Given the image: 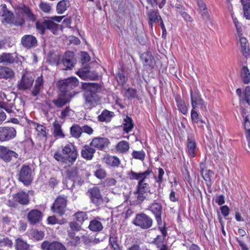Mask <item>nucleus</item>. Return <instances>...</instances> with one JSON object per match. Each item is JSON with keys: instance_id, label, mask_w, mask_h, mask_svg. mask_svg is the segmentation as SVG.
Here are the masks:
<instances>
[{"instance_id": "1", "label": "nucleus", "mask_w": 250, "mask_h": 250, "mask_svg": "<svg viewBox=\"0 0 250 250\" xmlns=\"http://www.w3.org/2000/svg\"><path fill=\"white\" fill-rule=\"evenodd\" d=\"M82 88L84 90L83 105L85 108L91 109L100 102L101 98L97 93L100 91L101 86L95 83H84L82 84Z\"/></svg>"}, {"instance_id": "2", "label": "nucleus", "mask_w": 250, "mask_h": 250, "mask_svg": "<svg viewBox=\"0 0 250 250\" xmlns=\"http://www.w3.org/2000/svg\"><path fill=\"white\" fill-rule=\"evenodd\" d=\"M63 17L54 16L51 18H44L42 20L37 21L35 26L37 31L41 35L45 33L46 29L49 30L53 34H57L59 30V25L55 22H60Z\"/></svg>"}, {"instance_id": "3", "label": "nucleus", "mask_w": 250, "mask_h": 250, "mask_svg": "<svg viewBox=\"0 0 250 250\" xmlns=\"http://www.w3.org/2000/svg\"><path fill=\"white\" fill-rule=\"evenodd\" d=\"M62 154L60 152H56L54 158L58 162L67 164L69 162L71 164L74 163L78 156V152L76 147L72 144L65 146L62 149Z\"/></svg>"}, {"instance_id": "4", "label": "nucleus", "mask_w": 250, "mask_h": 250, "mask_svg": "<svg viewBox=\"0 0 250 250\" xmlns=\"http://www.w3.org/2000/svg\"><path fill=\"white\" fill-rule=\"evenodd\" d=\"M149 210H150L155 215L156 220H157L159 226V229L163 235V236L159 235L157 236L154 239V241L157 243L162 242L165 237L167 235V232L165 228V224H163L161 218L162 207L160 204L154 203L149 206Z\"/></svg>"}, {"instance_id": "5", "label": "nucleus", "mask_w": 250, "mask_h": 250, "mask_svg": "<svg viewBox=\"0 0 250 250\" xmlns=\"http://www.w3.org/2000/svg\"><path fill=\"white\" fill-rule=\"evenodd\" d=\"M17 175L18 180L25 186L29 185L33 180V172L31 167L28 165H22Z\"/></svg>"}, {"instance_id": "6", "label": "nucleus", "mask_w": 250, "mask_h": 250, "mask_svg": "<svg viewBox=\"0 0 250 250\" xmlns=\"http://www.w3.org/2000/svg\"><path fill=\"white\" fill-rule=\"evenodd\" d=\"M191 104L193 109L199 107L204 111L207 110L206 104L202 98L201 95L197 89L190 90Z\"/></svg>"}, {"instance_id": "7", "label": "nucleus", "mask_w": 250, "mask_h": 250, "mask_svg": "<svg viewBox=\"0 0 250 250\" xmlns=\"http://www.w3.org/2000/svg\"><path fill=\"white\" fill-rule=\"evenodd\" d=\"M67 197L65 195L59 196L51 207L52 211L61 216L63 215L66 210Z\"/></svg>"}, {"instance_id": "8", "label": "nucleus", "mask_w": 250, "mask_h": 250, "mask_svg": "<svg viewBox=\"0 0 250 250\" xmlns=\"http://www.w3.org/2000/svg\"><path fill=\"white\" fill-rule=\"evenodd\" d=\"M17 135L16 129L12 126H0V142L9 141Z\"/></svg>"}, {"instance_id": "9", "label": "nucleus", "mask_w": 250, "mask_h": 250, "mask_svg": "<svg viewBox=\"0 0 250 250\" xmlns=\"http://www.w3.org/2000/svg\"><path fill=\"white\" fill-rule=\"evenodd\" d=\"M34 81L33 75L30 72H26L22 75L21 79L18 81L17 87L20 90H26L30 88Z\"/></svg>"}, {"instance_id": "10", "label": "nucleus", "mask_w": 250, "mask_h": 250, "mask_svg": "<svg viewBox=\"0 0 250 250\" xmlns=\"http://www.w3.org/2000/svg\"><path fill=\"white\" fill-rule=\"evenodd\" d=\"M87 194L92 203L96 206L100 205L103 202L102 196L98 187H94L90 188L87 192Z\"/></svg>"}, {"instance_id": "11", "label": "nucleus", "mask_w": 250, "mask_h": 250, "mask_svg": "<svg viewBox=\"0 0 250 250\" xmlns=\"http://www.w3.org/2000/svg\"><path fill=\"white\" fill-rule=\"evenodd\" d=\"M79 81L76 77L68 78L62 81L60 86V89L63 92H67L77 86Z\"/></svg>"}, {"instance_id": "12", "label": "nucleus", "mask_w": 250, "mask_h": 250, "mask_svg": "<svg viewBox=\"0 0 250 250\" xmlns=\"http://www.w3.org/2000/svg\"><path fill=\"white\" fill-rule=\"evenodd\" d=\"M144 68L147 71H151L156 64L154 58L150 51L145 52L142 57Z\"/></svg>"}, {"instance_id": "13", "label": "nucleus", "mask_w": 250, "mask_h": 250, "mask_svg": "<svg viewBox=\"0 0 250 250\" xmlns=\"http://www.w3.org/2000/svg\"><path fill=\"white\" fill-rule=\"evenodd\" d=\"M18 158L19 155L16 152L10 150L8 147L0 146V158L6 162L11 160L12 157Z\"/></svg>"}, {"instance_id": "14", "label": "nucleus", "mask_w": 250, "mask_h": 250, "mask_svg": "<svg viewBox=\"0 0 250 250\" xmlns=\"http://www.w3.org/2000/svg\"><path fill=\"white\" fill-rule=\"evenodd\" d=\"M41 247L42 250H66L65 247L58 241L50 242L44 241L42 243Z\"/></svg>"}, {"instance_id": "15", "label": "nucleus", "mask_w": 250, "mask_h": 250, "mask_svg": "<svg viewBox=\"0 0 250 250\" xmlns=\"http://www.w3.org/2000/svg\"><path fill=\"white\" fill-rule=\"evenodd\" d=\"M77 93H75L73 96L67 93H62L60 94L56 99L53 100L52 103L57 108H62Z\"/></svg>"}, {"instance_id": "16", "label": "nucleus", "mask_w": 250, "mask_h": 250, "mask_svg": "<svg viewBox=\"0 0 250 250\" xmlns=\"http://www.w3.org/2000/svg\"><path fill=\"white\" fill-rule=\"evenodd\" d=\"M21 43L24 47L30 49L37 45V40L36 38L32 35H26L21 38Z\"/></svg>"}, {"instance_id": "17", "label": "nucleus", "mask_w": 250, "mask_h": 250, "mask_svg": "<svg viewBox=\"0 0 250 250\" xmlns=\"http://www.w3.org/2000/svg\"><path fill=\"white\" fill-rule=\"evenodd\" d=\"M188 152L189 156L193 158L195 156V152L197 150V144L194 136L189 134L187 138Z\"/></svg>"}, {"instance_id": "18", "label": "nucleus", "mask_w": 250, "mask_h": 250, "mask_svg": "<svg viewBox=\"0 0 250 250\" xmlns=\"http://www.w3.org/2000/svg\"><path fill=\"white\" fill-rule=\"evenodd\" d=\"M13 200L22 205H26L29 202V195L27 193L20 191L12 195Z\"/></svg>"}, {"instance_id": "19", "label": "nucleus", "mask_w": 250, "mask_h": 250, "mask_svg": "<svg viewBox=\"0 0 250 250\" xmlns=\"http://www.w3.org/2000/svg\"><path fill=\"white\" fill-rule=\"evenodd\" d=\"M109 144V140L104 138H95L90 143V146L102 150Z\"/></svg>"}, {"instance_id": "20", "label": "nucleus", "mask_w": 250, "mask_h": 250, "mask_svg": "<svg viewBox=\"0 0 250 250\" xmlns=\"http://www.w3.org/2000/svg\"><path fill=\"white\" fill-rule=\"evenodd\" d=\"M14 71L9 67L0 66V79H12L15 77Z\"/></svg>"}, {"instance_id": "21", "label": "nucleus", "mask_w": 250, "mask_h": 250, "mask_svg": "<svg viewBox=\"0 0 250 250\" xmlns=\"http://www.w3.org/2000/svg\"><path fill=\"white\" fill-rule=\"evenodd\" d=\"M93 146L88 145H85L83 146L81 150L82 157L87 160H91L94 156V154L95 153V149L92 147Z\"/></svg>"}, {"instance_id": "22", "label": "nucleus", "mask_w": 250, "mask_h": 250, "mask_svg": "<svg viewBox=\"0 0 250 250\" xmlns=\"http://www.w3.org/2000/svg\"><path fill=\"white\" fill-rule=\"evenodd\" d=\"M42 213L39 210L33 209L27 215V218L31 224H35L39 222L42 219Z\"/></svg>"}, {"instance_id": "23", "label": "nucleus", "mask_w": 250, "mask_h": 250, "mask_svg": "<svg viewBox=\"0 0 250 250\" xmlns=\"http://www.w3.org/2000/svg\"><path fill=\"white\" fill-rule=\"evenodd\" d=\"M147 12L146 14L149 20V25L152 29L153 24L156 22V21L159 19L161 16L159 15L158 10H154L153 9H148V7H146Z\"/></svg>"}, {"instance_id": "24", "label": "nucleus", "mask_w": 250, "mask_h": 250, "mask_svg": "<svg viewBox=\"0 0 250 250\" xmlns=\"http://www.w3.org/2000/svg\"><path fill=\"white\" fill-rule=\"evenodd\" d=\"M63 64L66 66V69L71 68L74 66V54L72 52L68 51L65 54L62 60Z\"/></svg>"}, {"instance_id": "25", "label": "nucleus", "mask_w": 250, "mask_h": 250, "mask_svg": "<svg viewBox=\"0 0 250 250\" xmlns=\"http://www.w3.org/2000/svg\"><path fill=\"white\" fill-rule=\"evenodd\" d=\"M201 174L203 178L206 181L207 186L210 187L212 184V178L214 175V173L211 170H201Z\"/></svg>"}, {"instance_id": "26", "label": "nucleus", "mask_w": 250, "mask_h": 250, "mask_svg": "<svg viewBox=\"0 0 250 250\" xmlns=\"http://www.w3.org/2000/svg\"><path fill=\"white\" fill-rule=\"evenodd\" d=\"M175 100L178 110L183 114H186L188 111V108L186 105L184 100L179 95L175 96Z\"/></svg>"}, {"instance_id": "27", "label": "nucleus", "mask_w": 250, "mask_h": 250, "mask_svg": "<svg viewBox=\"0 0 250 250\" xmlns=\"http://www.w3.org/2000/svg\"><path fill=\"white\" fill-rule=\"evenodd\" d=\"M240 43L241 46V52L245 57L250 55V50L249 48V44L247 39L244 37L240 38Z\"/></svg>"}, {"instance_id": "28", "label": "nucleus", "mask_w": 250, "mask_h": 250, "mask_svg": "<svg viewBox=\"0 0 250 250\" xmlns=\"http://www.w3.org/2000/svg\"><path fill=\"white\" fill-rule=\"evenodd\" d=\"M15 61V57L11 53H3L0 54V63L5 64H11Z\"/></svg>"}, {"instance_id": "29", "label": "nucleus", "mask_w": 250, "mask_h": 250, "mask_svg": "<svg viewBox=\"0 0 250 250\" xmlns=\"http://www.w3.org/2000/svg\"><path fill=\"white\" fill-rule=\"evenodd\" d=\"M240 78L244 84H248L250 82V71L246 66H243L240 71Z\"/></svg>"}, {"instance_id": "30", "label": "nucleus", "mask_w": 250, "mask_h": 250, "mask_svg": "<svg viewBox=\"0 0 250 250\" xmlns=\"http://www.w3.org/2000/svg\"><path fill=\"white\" fill-rule=\"evenodd\" d=\"M103 228L102 223L97 219H95L89 222L88 229L92 231H101L103 230Z\"/></svg>"}, {"instance_id": "31", "label": "nucleus", "mask_w": 250, "mask_h": 250, "mask_svg": "<svg viewBox=\"0 0 250 250\" xmlns=\"http://www.w3.org/2000/svg\"><path fill=\"white\" fill-rule=\"evenodd\" d=\"M69 0H62L60 1L56 6V10L58 14H63L69 7Z\"/></svg>"}, {"instance_id": "32", "label": "nucleus", "mask_w": 250, "mask_h": 250, "mask_svg": "<svg viewBox=\"0 0 250 250\" xmlns=\"http://www.w3.org/2000/svg\"><path fill=\"white\" fill-rule=\"evenodd\" d=\"M53 135L54 137L60 138H64L65 135L62 132L61 125L59 122L55 121L53 124Z\"/></svg>"}, {"instance_id": "33", "label": "nucleus", "mask_w": 250, "mask_h": 250, "mask_svg": "<svg viewBox=\"0 0 250 250\" xmlns=\"http://www.w3.org/2000/svg\"><path fill=\"white\" fill-rule=\"evenodd\" d=\"M197 4L199 7L200 10L202 12V16L204 19L206 21L210 19L209 15L208 12L206 5L203 0H196Z\"/></svg>"}, {"instance_id": "34", "label": "nucleus", "mask_w": 250, "mask_h": 250, "mask_svg": "<svg viewBox=\"0 0 250 250\" xmlns=\"http://www.w3.org/2000/svg\"><path fill=\"white\" fill-rule=\"evenodd\" d=\"M114 115L113 112L104 110L98 116V120L100 122H109L111 121Z\"/></svg>"}, {"instance_id": "35", "label": "nucleus", "mask_w": 250, "mask_h": 250, "mask_svg": "<svg viewBox=\"0 0 250 250\" xmlns=\"http://www.w3.org/2000/svg\"><path fill=\"white\" fill-rule=\"evenodd\" d=\"M129 148V143L125 141L119 142L116 146V150L122 153H125L128 151Z\"/></svg>"}, {"instance_id": "36", "label": "nucleus", "mask_w": 250, "mask_h": 250, "mask_svg": "<svg viewBox=\"0 0 250 250\" xmlns=\"http://www.w3.org/2000/svg\"><path fill=\"white\" fill-rule=\"evenodd\" d=\"M104 160L107 164L112 167H118L120 162L117 157L111 155L106 156Z\"/></svg>"}, {"instance_id": "37", "label": "nucleus", "mask_w": 250, "mask_h": 250, "mask_svg": "<svg viewBox=\"0 0 250 250\" xmlns=\"http://www.w3.org/2000/svg\"><path fill=\"white\" fill-rule=\"evenodd\" d=\"M43 80L42 77H39L35 81L34 88L32 91L33 96H37L40 92L41 88L42 87Z\"/></svg>"}, {"instance_id": "38", "label": "nucleus", "mask_w": 250, "mask_h": 250, "mask_svg": "<svg viewBox=\"0 0 250 250\" xmlns=\"http://www.w3.org/2000/svg\"><path fill=\"white\" fill-rule=\"evenodd\" d=\"M123 126V130L126 133L130 132L133 127V121L131 118L126 116V117L124 119Z\"/></svg>"}, {"instance_id": "39", "label": "nucleus", "mask_w": 250, "mask_h": 250, "mask_svg": "<svg viewBox=\"0 0 250 250\" xmlns=\"http://www.w3.org/2000/svg\"><path fill=\"white\" fill-rule=\"evenodd\" d=\"M152 224V220L148 216L142 213V229L149 228Z\"/></svg>"}, {"instance_id": "40", "label": "nucleus", "mask_w": 250, "mask_h": 250, "mask_svg": "<svg viewBox=\"0 0 250 250\" xmlns=\"http://www.w3.org/2000/svg\"><path fill=\"white\" fill-rule=\"evenodd\" d=\"M0 108L2 109V111L4 110L7 113H11L14 112L15 108L13 103L0 102Z\"/></svg>"}, {"instance_id": "41", "label": "nucleus", "mask_w": 250, "mask_h": 250, "mask_svg": "<svg viewBox=\"0 0 250 250\" xmlns=\"http://www.w3.org/2000/svg\"><path fill=\"white\" fill-rule=\"evenodd\" d=\"M70 133L73 137L79 138L82 133V127L78 125H74L70 128Z\"/></svg>"}, {"instance_id": "42", "label": "nucleus", "mask_w": 250, "mask_h": 250, "mask_svg": "<svg viewBox=\"0 0 250 250\" xmlns=\"http://www.w3.org/2000/svg\"><path fill=\"white\" fill-rule=\"evenodd\" d=\"M22 11L23 13L26 16L27 20L31 21H35L36 16L29 8L24 6L22 8Z\"/></svg>"}, {"instance_id": "43", "label": "nucleus", "mask_w": 250, "mask_h": 250, "mask_svg": "<svg viewBox=\"0 0 250 250\" xmlns=\"http://www.w3.org/2000/svg\"><path fill=\"white\" fill-rule=\"evenodd\" d=\"M16 248L17 250H26L29 248V245L21 238L16 240Z\"/></svg>"}, {"instance_id": "44", "label": "nucleus", "mask_w": 250, "mask_h": 250, "mask_svg": "<svg viewBox=\"0 0 250 250\" xmlns=\"http://www.w3.org/2000/svg\"><path fill=\"white\" fill-rule=\"evenodd\" d=\"M39 7L40 10L43 13L49 14L52 10L51 5L44 1H41L39 4Z\"/></svg>"}, {"instance_id": "45", "label": "nucleus", "mask_w": 250, "mask_h": 250, "mask_svg": "<svg viewBox=\"0 0 250 250\" xmlns=\"http://www.w3.org/2000/svg\"><path fill=\"white\" fill-rule=\"evenodd\" d=\"M2 22L7 24H11L13 19L14 15L11 12H7L4 14H2Z\"/></svg>"}, {"instance_id": "46", "label": "nucleus", "mask_w": 250, "mask_h": 250, "mask_svg": "<svg viewBox=\"0 0 250 250\" xmlns=\"http://www.w3.org/2000/svg\"><path fill=\"white\" fill-rule=\"evenodd\" d=\"M25 21L24 19L20 15H17L13 17L12 22L11 24H13L16 26H21L24 24Z\"/></svg>"}, {"instance_id": "47", "label": "nucleus", "mask_w": 250, "mask_h": 250, "mask_svg": "<svg viewBox=\"0 0 250 250\" xmlns=\"http://www.w3.org/2000/svg\"><path fill=\"white\" fill-rule=\"evenodd\" d=\"M74 216L76 220L81 223H83L88 218L87 214L84 212H76L75 213Z\"/></svg>"}, {"instance_id": "48", "label": "nucleus", "mask_w": 250, "mask_h": 250, "mask_svg": "<svg viewBox=\"0 0 250 250\" xmlns=\"http://www.w3.org/2000/svg\"><path fill=\"white\" fill-rule=\"evenodd\" d=\"M34 125L38 132V135L42 137L46 136V128L45 126L37 123H34Z\"/></svg>"}, {"instance_id": "49", "label": "nucleus", "mask_w": 250, "mask_h": 250, "mask_svg": "<svg viewBox=\"0 0 250 250\" xmlns=\"http://www.w3.org/2000/svg\"><path fill=\"white\" fill-rule=\"evenodd\" d=\"M149 187L146 183H142V200L146 198L148 193L150 194L149 192Z\"/></svg>"}, {"instance_id": "50", "label": "nucleus", "mask_w": 250, "mask_h": 250, "mask_svg": "<svg viewBox=\"0 0 250 250\" xmlns=\"http://www.w3.org/2000/svg\"><path fill=\"white\" fill-rule=\"evenodd\" d=\"M68 236L71 238L70 242L73 245H76L80 243V238L75 236L73 232L68 231Z\"/></svg>"}, {"instance_id": "51", "label": "nucleus", "mask_w": 250, "mask_h": 250, "mask_svg": "<svg viewBox=\"0 0 250 250\" xmlns=\"http://www.w3.org/2000/svg\"><path fill=\"white\" fill-rule=\"evenodd\" d=\"M32 235L34 238L38 241L42 240L44 236V233L43 231L38 230H34Z\"/></svg>"}, {"instance_id": "52", "label": "nucleus", "mask_w": 250, "mask_h": 250, "mask_svg": "<svg viewBox=\"0 0 250 250\" xmlns=\"http://www.w3.org/2000/svg\"><path fill=\"white\" fill-rule=\"evenodd\" d=\"M191 119L193 123L199 124V114L195 109H192L191 111Z\"/></svg>"}, {"instance_id": "53", "label": "nucleus", "mask_w": 250, "mask_h": 250, "mask_svg": "<svg viewBox=\"0 0 250 250\" xmlns=\"http://www.w3.org/2000/svg\"><path fill=\"white\" fill-rule=\"evenodd\" d=\"M243 9L245 17L250 20V3L243 6Z\"/></svg>"}, {"instance_id": "54", "label": "nucleus", "mask_w": 250, "mask_h": 250, "mask_svg": "<svg viewBox=\"0 0 250 250\" xmlns=\"http://www.w3.org/2000/svg\"><path fill=\"white\" fill-rule=\"evenodd\" d=\"M128 177L130 179L139 180L141 177V173H135L133 171L128 172Z\"/></svg>"}, {"instance_id": "55", "label": "nucleus", "mask_w": 250, "mask_h": 250, "mask_svg": "<svg viewBox=\"0 0 250 250\" xmlns=\"http://www.w3.org/2000/svg\"><path fill=\"white\" fill-rule=\"evenodd\" d=\"M69 227L72 231H78L81 229V226L77 222H71Z\"/></svg>"}, {"instance_id": "56", "label": "nucleus", "mask_w": 250, "mask_h": 250, "mask_svg": "<svg viewBox=\"0 0 250 250\" xmlns=\"http://www.w3.org/2000/svg\"><path fill=\"white\" fill-rule=\"evenodd\" d=\"M95 176L99 179H103L106 176L105 171L104 169H100L95 172Z\"/></svg>"}, {"instance_id": "57", "label": "nucleus", "mask_w": 250, "mask_h": 250, "mask_svg": "<svg viewBox=\"0 0 250 250\" xmlns=\"http://www.w3.org/2000/svg\"><path fill=\"white\" fill-rule=\"evenodd\" d=\"M220 210L222 214L224 217H227L229 213V207L224 205L220 207Z\"/></svg>"}, {"instance_id": "58", "label": "nucleus", "mask_w": 250, "mask_h": 250, "mask_svg": "<svg viewBox=\"0 0 250 250\" xmlns=\"http://www.w3.org/2000/svg\"><path fill=\"white\" fill-rule=\"evenodd\" d=\"M245 98L246 102L250 105V86H247L245 89Z\"/></svg>"}, {"instance_id": "59", "label": "nucleus", "mask_w": 250, "mask_h": 250, "mask_svg": "<svg viewBox=\"0 0 250 250\" xmlns=\"http://www.w3.org/2000/svg\"><path fill=\"white\" fill-rule=\"evenodd\" d=\"M116 183L117 181L112 178H107L105 181V185L108 187L115 186H116Z\"/></svg>"}, {"instance_id": "60", "label": "nucleus", "mask_w": 250, "mask_h": 250, "mask_svg": "<svg viewBox=\"0 0 250 250\" xmlns=\"http://www.w3.org/2000/svg\"><path fill=\"white\" fill-rule=\"evenodd\" d=\"M125 94L128 98H133L136 95V91L134 89L128 88L126 90Z\"/></svg>"}, {"instance_id": "61", "label": "nucleus", "mask_w": 250, "mask_h": 250, "mask_svg": "<svg viewBox=\"0 0 250 250\" xmlns=\"http://www.w3.org/2000/svg\"><path fill=\"white\" fill-rule=\"evenodd\" d=\"M169 198L170 201L172 202H176L178 201V197L176 196V192L173 189L171 190Z\"/></svg>"}, {"instance_id": "62", "label": "nucleus", "mask_w": 250, "mask_h": 250, "mask_svg": "<svg viewBox=\"0 0 250 250\" xmlns=\"http://www.w3.org/2000/svg\"><path fill=\"white\" fill-rule=\"evenodd\" d=\"M109 243L114 250H118L119 249V246L114 238L110 237L109 238Z\"/></svg>"}, {"instance_id": "63", "label": "nucleus", "mask_w": 250, "mask_h": 250, "mask_svg": "<svg viewBox=\"0 0 250 250\" xmlns=\"http://www.w3.org/2000/svg\"><path fill=\"white\" fill-rule=\"evenodd\" d=\"M116 79L119 83L123 84L126 81L125 76L121 73H118L116 76Z\"/></svg>"}, {"instance_id": "64", "label": "nucleus", "mask_w": 250, "mask_h": 250, "mask_svg": "<svg viewBox=\"0 0 250 250\" xmlns=\"http://www.w3.org/2000/svg\"><path fill=\"white\" fill-rule=\"evenodd\" d=\"M0 244L2 246L3 244L5 245H8L11 246L12 245V241L9 239L6 238H0Z\"/></svg>"}]
</instances>
